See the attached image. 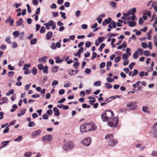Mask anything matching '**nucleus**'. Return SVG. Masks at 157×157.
I'll use <instances>...</instances> for the list:
<instances>
[{
	"label": "nucleus",
	"instance_id": "nucleus-24",
	"mask_svg": "<svg viewBox=\"0 0 157 157\" xmlns=\"http://www.w3.org/2000/svg\"><path fill=\"white\" fill-rule=\"evenodd\" d=\"M59 69L58 66L53 67L52 69V71L54 73L56 72Z\"/></svg>",
	"mask_w": 157,
	"mask_h": 157
},
{
	"label": "nucleus",
	"instance_id": "nucleus-14",
	"mask_svg": "<svg viewBox=\"0 0 157 157\" xmlns=\"http://www.w3.org/2000/svg\"><path fill=\"white\" fill-rule=\"evenodd\" d=\"M53 33L52 32L49 31L48 32L46 35V38L47 40H49L50 39Z\"/></svg>",
	"mask_w": 157,
	"mask_h": 157
},
{
	"label": "nucleus",
	"instance_id": "nucleus-49",
	"mask_svg": "<svg viewBox=\"0 0 157 157\" xmlns=\"http://www.w3.org/2000/svg\"><path fill=\"white\" fill-rule=\"evenodd\" d=\"M45 28L44 26H42L40 30V32L41 33H44L45 32Z\"/></svg>",
	"mask_w": 157,
	"mask_h": 157
},
{
	"label": "nucleus",
	"instance_id": "nucleus-40",
	"mask_svg": "<svg viewBox=\"0 0 157 157\" xmlns=\"http://www.w3.org/2000/svg\"><path fill=\"white\" fill-rule=\"evenodd\" d=\"M14 90L13 89L10 90L7 93H6V96H9L10 94H13L14 93Z\"/></svg>",
	"mask_w": 157,
	"mask_h": 157
},
{
	"label": "nucleus",
	"instance_id": "nucleus-17",
	"mask_svg": "<svg viewBox=\"0 0 157 157\" xmlns=\"http://www.w3.org/2000/svg\"><path fill=\"white\" fill-rule=\"evenodd\" d=\"M56 60L55 63H60L63 61V60L62 59H60L59 57H56L55 58Z\"/></svg>",
	"mask_w": 157,
	"mask_h": 157
},
{
	"label": "nucleus",
	"instance_id": "nucleus-45",
	"mask_svg": "<svg viewBox=\"0 0 157 157\" xmlns=\"http://www.w3.org/2000/svg\"><path fill=\"white\" fill-rule=\"evenodd\" d=\"M37 70L35 67H33L32 69V73L33 75H36L37 73Z\"/></svg>",
	"mask_w": 157,
	"mask_h": 157
},
{
	"label": "nucleus",
	"instance_id": "nucleus-50",
	"mask_svg": "<svg viewBox=\"0 0 157 157\" xmlns=\"http://www.w3.org/2000/svg\"><path fill=\"white\" fill-rule=\"evenodd\" d=\"M91 45V43L90 41H87L85 43V46L86 48H89Z\"/></svg>",
	"mask_w": 157,
	"mask_h": 157
},
{
	"label": "nucleus",
	"instance_id": "nucleus-51",
	"mask_svg": "<svg viewBox=\"0 0 157 157\" xmlns=\"http://www.w3.org/2000/svg\"><path fill=\"white\" fill-rule=\"evenodd\" d=\"M35 124L33 121L30 122L28 124V126L29 127H32L35 125Z\"/></svg>",
	"mask_w": 157,
	"mask_h": 157
},
{
	"label": "nucleus",
	"instance_id": "nucleus-47",
	"mask_svg": "<svg viewBox=\"0 0 157 157\" xmlns=\"http://www.w3.org/2000/svg\"><path fill=\"white\" fill-rule=\"evenodd\" d=\"M152 6L154 8L156 11L157 12V7L156 6V3L155 2H153L152 4Z\"/></svg>",
	"mask_w": 157,
	"mask_h": 157
},
{
	"label": "nucleus",
	"instance_id": "nucleus-59",
	"mask_svg": "<svg viewBox=\"0 0 157 157\" xmlns=\"http://www.w3.org/2000/svg\"><path fill=\"white\" fill-rule=\"evenodd\" d=\"M129 55H128L126 54H124L123 55V59H127Z\"/></svg>",
	"mask_w": 157,
	"mask_h": 157
},
{
	"label": "nucleus",
	"instance_id": "nucleus-12",
	"mask_svg": "<svg viewBox=\"0 0 157 157\" xmlns=\"http://www.w3.org/2000/svg\"><path fill=\"white\" fill-rule=\"evenodd\" d=\"M101 118L103 121L104 122L107 121L109 119L107 117L105 114L103 113L101 115Z\"/></svg>",
	"mask_w": 157,
	"mask_h": 157
},
{
	"label": "nucleus",
	"instance_id": "nucleus-63",
	"mask_svg": "<svg viewBox=\"0 0 157 157\" xmlns=\"http://www.w3.org/2000/svg\"><path fill=\"white\" fill-rule=\"evenodd\" d=\"M44 67L43 65L42 64H40L38 65V67L39 69L40 70H42Z\"/></svg>",
	"mask_w": 157,
	"mask_h": 157
},
{
	"label": "nucleus",
	"instance_id": "nucleus-54",
	"mask_svg": "<svg viewBox=\"0 0 157 157\" xmlns=\"http://www.w3.org/2000/svg\"><path fill=\"white\" fill-rule=\"evenodd\" d=\"M106 80L107 82H113L114 81V80L113 79L110 78H109V77L107 78Z\"/></svg>",
	"mask_w": 157,
	"mask_h": 157
},
{
	"label": "nucleus",
	"instance_id": "nucleus-29",
	"mask_svg": "<svg viewBox=\"0 0 157 157\" xmlns=\"http://www.w3.org/2000/svg\"><path fill=\"white\" fill-rule=\"evenodd\" d=\"M32 155V153L31 152H26L24 154V156L26 157H30Z\"/></svg>",
	"mask_w": 157,
	"mask_h": 157
},
{
	"label": "nucleus",
	"instance_id": "nucleus-9",
	"mask_svg": "<svg viewBox=\"0 0 157 157\" xmlns=\"http://www.w3.org/2000/svg\"><path fill=\"white\" fill-rule=\"evenodd\" d=\"M10 22L9 25H12L14 22L13 20L12 19V17L10 16L5 21V23L7 24Z\"/></svg>",
	"mask_w": 157,
	"mask_h": 157
},
{
	"label": "nucleus",
	"instance_id": "nucleus-28",
	"mask_svg": "<svg viewBox=\"0 0 157 157\" xmlns=\"http://www.w3.org/2000/svg\"><path fill=\"white\" fill-rule=\"evenodd\" d=\"M105 43H103L101 44L99 48L98 49V51L101 52L102 51V49L105 47Z\"/></svg>",
	"mask_w": 157,
	"mask_h": 157
},
{
	"label": "nucleus",
	"instance_id": "nucleus-39",
	"mask_svg": "<svg viewBox=\"0 0 157 157\" xmlns=\"http://www.w3.org/2000/svg\"><path fill=\"white\" fill-rule=\"evenodd\" d=\"M6 41L9 44H10L11 43V39L10 36L7 37L5 39Z\"/></svg>",
	"mask_w": 157,
	"mask_h": 157
},
{
	"label": "nucleus",
	"instance_id": "nucleus-32",
	"mask_svg": "<svg viewBox=\"0 0 157 157\" xmlns=\"http://www.w3.org/2000/svg\"><path fill=\"white\" fill-rule=\"evenodd\" d=\"M105 87L108 89H110L112 87V85L109 83H105Z\"/></svg>",
	"mask_w": 157,
	"mask_h": 157
},
{
	"label": "nucleus",
	"instance_id": "nucleus-19",
	"mask_svg": "<svg viewBox=\"0 0 157 157\" xmlns=\"http://www.w3.org/2000/svg\"><path fill=\"white\" fill-rule=\"evenodd\" d=\"M78 71L77 70L74 71L73 70H69L68 71L69 74L71 75H73L77 73Z\"/></svg>",
	"mask_w": 157,
	"mask_h": 157
},
{
	"label": "nucleus",
	"instance_id": "nucleus-53",
	"mask_svg": "<svg viewBox=\"0 0 157 157\" xmlns=\"http://www.w3.org/2000/svg\"><path fill=\"white\" fill-rule=\"evenodd\" d=\"M138 73V71L136 69H135L133 71V72L132 74V76L133 77L135 75L137 74Z\"/></svg>",
	"mask_w": 157,
	"mask_h": 157
},
{
	"label": "nucleus",
	"instance_id": "nucleus-60",
	"mask_svg": "<svg viewBox=\"0 0 157 157\" xmlns=\"http://www.w3.org/2000/svg\"><path fill=\"white\" fill-rule=\"evenodd\" d=\"M130 49L128 48H127L126 50V52L128 54L129 56H130L131 55V53L129 52H130Z\"/></svg>",
	"mask_w": 157,
	"mask_h": 157
},
{
	"label": "nucleus",
	"instance_id": "nucleus-43",
	"mask_svg": "<svg viewBox=\"0 0 157 157\" xmlns=\"http://www.w3.org/2000/svg\"><path fill=\"white\" fill-rule=\"evenodd\" d=\"M121 59V57L120 56H118L116 57L114 59V61L116 63L119 62Z\"/></svg>",
	"mask_w": 157,
	"mask_h": 157
},
{
	"label": "nucleus",
	"instance_id": "nucleus-35",
	"mask_svg": "<svg viewBox=\"0 0 157 157\" xmlns=\"http://www.w3.org/2000/svg\"><path fill=\"white\" fill-rule=\"evenodd\" d=\"M23 69L25 71L24 73L25 74H29L30 73V72H29V68H26V67H24L23 68Z\"/></svg>",
	"mask_w": 157,
	"mask_h": 157
},
{
	"label": "nucleus",
	"instance_id": "nucleus-2",
	"mask_svg": "<svg viewBox=\"0 0 157 157\" xmlns=\"http://www.w3.org/2000/svg\"><path fill=\"white\" fill-rule=\"evenodd\" d=\"M118 121V117H114L112 121H109L107 123L109 126L113 128H115L117 126Z\"/></svg>",
	"mask_w": 157,
	"mask_h": 157
},
{
	"label": "nucleus",
	"instance_id": "nucleus-34",
	"mask_svg": "<svg viewBox=\"0 0 157 157\" xmlns=\"http://www.w3.org/2000/svg\"><path fill=\"white\" fill-rule=\"evenodd\" d=\"M111 6L113 8H116L117 7L116 3L115 2H109Z\"/></svg>",
	"mask_w": 157,
	"mask_h": 157
},
{
	"label": "nucleus",
	"instance_id": "nucleus-26",
	"mask_svg": "<svg viewBox=\"0 0 157 157\" xmlns=\"http://www.w3.org/2000/svg\"><path fill=\"white\" fill-rule=\"evenodd\" d=\"M17 108L18 107L17 105L16 104H14L13 105L12 108L10 109V111L11 112H13L15 110V109H17Z\"/></svg>",
	"mask_w": 157,
	"mask_h": 157
},
{
	"label": "nucleus",
	"instance_id": "nucleus-55",
	"mask_svg": "<svg viewBox=\"0 0 157 157\" xmlns=\"http://www.w3.org/2000/svg\"><path fill=\"white\" fill-rule=\"evenodd\" d=\"M10 141L9 140L3 142L2 143V144L3 145V147H5L8 144L9 142Z\"/></svg>",
	"mask_w": 157,
	"mask_h": 157
},
{
	"label": "nucleus",
	"instance_id": "nucleus-52",
	"mask_svg": "<svg viewBox=\"0 0 157 157\" xmlns=\"http://www.w3.org/2000/svg\"><path fill=\"white\" fill-rule=\"evenodd\" d=\"M60 13L61 14V17L63 18V19H66V17L65 16L66 14L65 13L61 12H60Z\"/></svg>",
	"mask_w": 157,
	"mask_h": 157
},
{
	"label": "nucleus",
	"instance_id": "nucleus-6",
	"mask_svg": "<svg viewBox=\"0 0 157 157\" xmlns=\"http://www.w3.org/2000/svg\"><path fill=\"white\" fill-rule=\"evenodd\" d=\"M91 142V139L90 137H87L82 140L81 143L82 144L86 146H89Z\"/></svg>",
	"mask_w": 157,
	"mask_h": 157
},
{
	"label": "nucleus",
	"instance_id": "nucleus-38",
	"mask_svg": "<svg viewBox=\"0 0 157 157\" xmlns=\"http://www.w3.org/2000/svg\"><path fill=\"white\" fill-rule=\"evenodd\" d=\"M37 42V39L36 38H34L32 40L30 41V44H35Z\"/></svg>",
	"mask_w": 157,
	"mask_h": 157
},
{
	"label": "nucleus",
	"instance_id": "nucleus-15",
	"mask_svg": "<svg viewBox=\"0 0 157 157\" xmlns=\"http://www.w3.org/2000/svg\"><path fill=\"white\" fill-rule=\"evenodd\" d=\"M41 131L40 130H37L34 131L32 134L31 136H34L38 135L41 133Z\"/></svg>",
	"mask_w": 157,
	"mask_h": 157
},
{
	"label": "nucleus",
	"instance_id": "nucleus-20",
	"mask_svg": "<svg viewBox=\"0 0 157 157\" xmlns=\"http://www.w3.org/2000/svg\"><path fill=\"white\" fill-rule=\"evenodd\" d=\"M128 24L130 27H133L136 25V23L135 21H128Z\"/></svg>",
	"mask_w": 157,
	"mask_h": 157
},
{
	"label": "nucleus",
	"instance_id": "nucleus-10",
	"mask_svg": "<svg viewBox=\"0 0 157 157\" xmlns=\"http://www.w3.org/2000/svg\"><path fill=\"white\" fill-rule=\"evenodd\" d=\"M112 18L110 17H108V19H105L102 23V25L104 26L106 25V24H109L112 21Z\"/></svg>",
	"mask_w": 157,
	"mask_h": 157
},
{
	"label": "nucleus",
	"instance_id": "nucleus-31",
	"mask_svg": "<svg viewBox=\"0 0 157 157\" xmlns=\"http://www.w3.org/2000/svg\"><path fill=\"white\" fill-rule=\"evenodd\" d=\"M13 35L14 38L17 37L19 35V33L18 31H14L13 33Z\"/></svg>",
	"mask_w": 157,
	"mask_h": 157
},
{
	"label": "nucleus",
	"instance_id": "nucleus-44",
	"mask_svg": "<svg viewBox=\"0 0 157 157\" xmlns=\"http://www.w3.org/2000/svg\"><path fill=\"white\" fill-rule=\"evenodd\" d=\"M104 39L105 37L104 36H101L98 38V41L101 43L103 42Z\"/></svg>",
	"mask_w": 157,
	"mask_h": 157
},
{
	"label": "nucleus",
	"instance_id": "nucleus-30",
	"mask_svg": "<svg viewBox=\"0 0 157 157\" xmlns=\"http://www.w3.org/2000/svg\"><path fill=\"white\" fill-rule=\"evenodd\" d=\"M151 54V52L148 50L145 51L144 52V55L145 56H149Z\"/></svg>",
	"mask_w": 157,
	"mask_h": 157
},
{
	"label": "nucleus",
	"instance_id": "nucleus-8",
	"mask_svg": "<svg viewBox=\"0 0 157 157\" xmlns=\"http://www.w3.org/2000/svg\"><path fill=\"white\" fill-rule=\"evenodd\" d=\"M52 139V137L51 135H47L42 137V141L44 142H47L51 141Z\"/></svg>",
	"mask_w": 157,
	"mask_h": 157
},
{
	"label": "nucleus",
	"instance_id": "nucleus-23",
	"mask_svg": "<svg viewBox=\"0 0 157 157\" xmlns=\"http://www.w3.org/2000/svg\"><path fill=\"white\" fill-rule=\"evenodd\" d=\"M54 24V22L52 20H50L47 23H45L44 25H48L49 26H53Z\"/></svg>",
	"mask_w": 157,
	"mask_h": 157
},
{
	"label": "nucleus",
	"instance_id": "nucleus-41",
	"mask_svg": "<svg viewBox=\"0 0 157 157\" xmlns=\"http://www.w3.org/2000/svg\"><path fill=\"white\" fill-rule=\"evenodd\" d=\"M101 82L100 81H98L96 82H94V85L96 86H101Z\"/></svg>",
	"mask_w": 157,
	"mask_h": 157
},
{
	"label": "nucleus",
	"instance_id": "nucleus-56",
	"mask_svg": "<svg viewBox=\"0 0 157 157\" xmlns=\"http://www.w3.org/2000/svg\"><path fill=\"white\" fill-rule=\"evenodd\" d=\"M135 63L134 62H132L129 65V67L130 69H132L133 68V67L135 65Z\"/></svg>",
	"mask_w": 157,
	"mask_h": 157
},
{
	"label": "nucleus",
	"instance_id": "nucleus-11",
	"mask_svg": "<svg viewBox=\"0 0 157 157\" xmlns=\"http://www.w3.org/2000/svg\"><path fill=\"white\" fill-rule=\"evenodd\" d=\"M86 129V124H83L81 125L80 127V130L81 132H87Z\"/></svg>",
	"mask_w": 157,
	"mask_h": 157
},
{
	"label": "nucleus",
	"instance_id": "nucleus-42",
	"mask_svg": "<svg viewBox=\"0 0 157 157\" xmlns=\"http://www.w3.org/2000/svg\"><path fill=\"white\" fill-rule=\"evenodd\" d=\"M116 98V97H115L114 96L111 97L107 98V99H106V101L108 102H109L110 101H111L112 100H113Z\"/></svg>",
	"mask_w": 157,
	"mask_h": 157
},
{
	"label": "nucleus",
	"instance_id": "nucleus-27",
	"mask_svg": "<svg viewBox=\"0 0 157 157\" xmlns=\"http://www.w3.org/2000/svg\"><path fill=\"white\" fill-rule=\"evenodd\" d=\"M137 51L138 52L140 53V56H142L143 55L144 52L143 49L139 48L137 49Z\"/></svg>",
	"mask_w": 157,
	"mask_h": 157
},
{
	"label": "nucleus",
	"instance_id": "nucleus-48",
	"mask_svg": "<svg viewBox=\"0 0 157 157\" xmlns=\"http://www.w3.org/2000/svg\"><path fill=\"white\" fill-rule=\"evenodd\" d=\"M91 71V69L89 68H86L85 71V72L87 74H89L90 73Z\"/></svg>",
	"mask_w": 157,
	"mask_h": 157
},
{
	"label": "nucleus",
	"instance_id": "nucleus-61",
	"mask_svg": "<svg viewBox=\"0 0 157 157\" xmlns=\"http://www.w3.org/2000/svg\"><path fill=\"white\" fill-rule=\"evenodd\" d=\"M105 63L104 62H103L100 64V67L101 68H103L105 67Z\"/></svg>",
	"mask_w": 157,
	"mask_h": 157
},
{
	"label": "nucleus",
	"instance_id": "nucleus-3",
	"mask_svg": "<svg viewBox=\"0 0 157 157\" xmlns=\"http://www.w3.org/2000/svg\"><path fill=\"white\" fill-rule=\"evenodd\" d=\"M86 130H86L87 132L93 130L97 128V126L96 124L92 123L86 124Z\"/></svg>",
	"mask_w": 157,
	"mask_h": 157
},
{
	"label": "nucleus",
	"instance_id": "nucleus-1",
	"mask_svg": "<svg viewBox=\"0 0 157 157\" xmlns=\"http://www.w3.org/2000/svg\"><path fill=\"white\" fill-rule=\"evenodd\" d=\"M113 137V134H107L105 137L106 139H109L108 145L110 146L115 145L118 142V140L114 139Z\"/></svg>",
	"mask_w": 157,
	"mask_h": 157
},
{
	"label": "nucleus",
	"instance_id": "nucleus-4",
	"mask_svg": "<svg viewBox=\"0 0 157 157\" xmlns=\"http://www.w3.org/2000/svg\"><path fill=\"white\" fill-rule=\"evenodd\" d=\"M73 147V143L71 141H69L63 146V148L64 150H67L71 149Z\"/></svg>",
	"mask_w": 157,
	"mask_h": 157
},
{
	"label": "nucleus",
	"instance_id": "nucleus-62",
	"mask_svg": "<svg viewBox=\"0 0 157 157\" xmlns=\"http://www.w3.org/2000/svg\"><path fill=\"white\" fill-rule=\"evenodd\" d=\"M51 48L55 49L56 48V45L54 43H52V44L50 46Z\"/></svg>",
	"mask_w": 157,
	"mask_h": 157
},
{
	"label": "nucleus",
	"instance_id": "nucleus-16",
	"mask_svg": "<svg viewBox=\"0 0 157 157\" xmlns=\"http://www.w3.org/2000/svg\"><path fill=\"white\" fill-rule=\"evenodd\" d=\"M23 20L21 18H19V21H17L16 22V25L19 26L22 25V24Z\"/></svg>",
	"mask_w": 157,
	"mask_h": 157
},
{
	"label": "nucleus",
	"instance_id": "nucleus-57",
	"mask_svg": "<svg viewBox=\"0 0 157 157\" xmlns=\"http://www.w3.org/2000/svg\"><path fill=\"white\" fill-rule=\"evenodd\" d=\"M97 56V54L96 52H94L93 53L92 56L91 57V59L92 60L94 59V58L96 57Z\"/></svg>",
	"mask_w": 157,
	"mask_h": 157
},
{
	"label": "nucleus",
	"instance_id": "nucleus-58",
	"mask_svg": "<svg viewBox=\"0 0 157 157\" xmlns=\"http://www.w3.org/2000/svg\"><path fill=\"white\" fill-rule=\"evenodd\" d=\"M81 11L80 10H77L75 12V15L77 17H78L80 15Z\"/></svg>",
	"mask_w": 157,
	"mask_h": 157
},
{
	"label": "nucleus",
	"instance_id": "nucleus-33",
	"mask_svg": "<svg viewBox=\"0 0 157 157\" xmlns=\"http://www.w3.org/2000/svg\"><path fill=\"white\" fill-rule=\"evenodd\" d=\"M152 132H157V122L154 124Z\"/></svg>",
	"mask_w": 157,
	"mask_h": 157
},
{
	"label": "nucleus",
	"instance_id": "nucleus-7",
	"mask_svg": "<svg viewBox=\"0 0 157 157\" xmlns=\"http://www.w3.org/2000/svg\"><path fill=\"white\" fill-rule=\"evenodd\" d=\"M104 113L109 120L112 119L114 116L113 113L111 110H107Z\"/></svg>",
	"mask_w": 157,
	"mask_h": 157
},
{
	"label": "nucleus",
	"instance_id": "nucleus-37",
	"mask_svg": "<svg viewBox=\"0 0 157 157\" xmlns=\"http://www.w3.org/2000/svg\"><path fill=\"white\" fill-rule=\"evenodd\" d=\"M22 139V136H19L17 138L14 140V141H20Z\"/></svg>",
	"mask_w": 157,
	"mask_h": 157
},
{
	"label": "nucleus",
	"instance_id": "nucleus-46",
	"mask_svg": "<svg viewBox=\"0 0 157 157\" xmlns=\"http://www.w3.org/2000/svg\"><path fill=\"white\" fill-rule=\"evenodd\" d=\"M109 38L112 37H114L118 35V33H109Z\"/></svg>",
	"mask_w": 157,
	"mask_h": 157
},
{
	"label": "nucleus",
	"instance_id": "nucleus-22",
	"mask_svg": "<svg viewBox=\"0 0 157 157\" xmlns=\"http://www.w3.org/2000/svg\"><path fill=\"white\" fill-rule=\"evenodd\" d=\"M142 109L143 111L145 113H148L149 108L147 106H144L142 107Z\"/></svg>",
	"mask_w": 157,
	"mask_h": 157
},
{
	"label": "nucleus",
	"instance_id": "nucleus-64",
	"mask_svg": "<svg viewBox=\"0 0 157 157\" xmlns=\"http://www.w3.org/2000/svg\"><path fill=\"white\" fill-rule=\"evenodd\" d=\"M151 155L155 157H157V151H154L152 152Z\"/></svg>",
	"mask_w": 157,
	"mask_h": 157
},
{
	"label": "nucleus",
	"instance_id": "nucleus-18",
	"mask_svg": "<svg viewBox=\"0 0 157 157\" xmlns=\"http://www.w3.org/2000/svg\"><path fill=\"white\" fill-rule=\"evenodd\" d=\"M20 112L21 113H18L17 114L18 117H20L23 115L26 112V110L24 109H22Z\"/></svg>",
	"mask_w": 157,
	"mask_h": 157
},
{
	"label": "nucleus",
	"instance_id": "nucleus-25",
	"mask_svg": "<svg viewBox=\"0 0 157 157\" xmlns=\"http://www.w3.org/2000/svg\"><path fill=\"white\" fill-rule=\"evenodd\" d=\"M48 67L47 66H45L44 67L43 69V72L44 73H45L47 74H48Z\"/></svg>",
	"mask_w": 157,
	"mask_h": 157
},
{
	"label": "nucleus",
	"instance_id": "nucleus-13",
	"mask_svg": "<svg viewBox=\"0 0 157 157\" xmlns=\"http://www.w3.org/2000/svg\"><path fill=\"white\" fill-rule=\"evenodd\" d=\"M53 110L55 113L54 115L55 116H58L60 114V113L58 109L56 107H55L53 108Z\"/></svg>",
	"mask_w": 157,
	"mask_h": 157
},
{
	"label": "nucleus",
	"instance_id": "nucleus-36",
	"mask_svg": "<svg viewBox=\"0 0 157 157\" xmlns=\"http://www.w3.org/2000/svg\"><path fill=\"white\" fill-rule=\"evenodd\" d=\"M139 56V55L137 51L135 52L133 54V58L134 59H137Z\"/></svg>",
	"mask_w": 157,
	"mask_h": 157
},
{
	"label": "nucleus",
	"instance_id": "nucleus-5",
	"mask_svg": "<svg viewBox=\"0 0 157 157\" xmlns=\"http://www.w3.org/2000/svg\"><path fill=\"white\" fill-rule=\"evenodd\" d=\"M127 106L130 110H134L136 109L137 106L136 102H129L127 104Z\"/></svg>",
	"mask_w": 157,
	"mask_h": 157
},
{
	"label": "nucleus",
	"instance_id": "nucleus-21",
	"mask_svg": "<svg viewBox=\"0 0 157 157\" xmlns=\"http://www.w3.org/2000/svg\"><path fill=\"white\" fill-rule=\"evenodd\" d=\"M47 59V57L46 56L42 57L41 58H39L38 59V60L39 62L40 61L42 62L43 63L46 62V60Z\"/></svg>",
	"mask_w": 157,
	"mask_h": 157
}]
</instances>
